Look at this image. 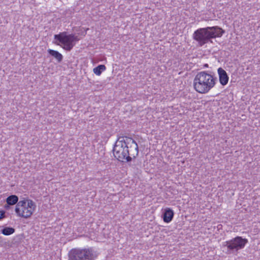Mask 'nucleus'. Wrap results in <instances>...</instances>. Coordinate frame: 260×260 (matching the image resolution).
I'll return each instance as SVG.
<instances>
[{
  "mask_svg": "<svg viewBox=\"0 0 260 260\" xmlns=\"http://www.w3.org/2000/svg\"><path fill=\"white\" fill-rule=\"evenodd\" d=\"M217 71L220 83L223 86L226 85L229 81V77L226 72L221 68H218Z\"/></svg>",
  "mask_w": 260,
  "mask_h": 260,
  "instance_id": "obj_8",
  "label": "nucleus"
},
{
  "mask_svg": "<svg viewBox=\"0 0 260 260\" xmlns=\"http://www.w3.org/2000/svg\"><path fill=\"white\" fill-rule=\"evenodd\" d=\"M247 242V239L237 236L231 240L226 241L224 246L227 247L229 252L235 253L243 248Z\"/></svg>",
  "mask_w": 260,
  "mask_h": 260,
  "instance_id": "obj_7",
  "label": "nucleus"
},
{
  "mask_svg": "<svg viewBox=\"0 0 260 260\" xmlns=\"http://www.w3.org/2000/svg\"><path fill=\"white\" fill-rule=\"evenodd\" d=\"M203 66L204 68H207V67H208V64L207 63H205L204 64Z\"/></svg>",
  "mask_w": 260,
  "mask_h": 260,
  "instance_id": "obj_15",
  "label": "nucleus"
},
{
  "mask_svg": "<svg viewBox=\"0 0 260 260\" xmlns=\"http://www.w3.org/2000/svg\"><path fill=\"white\" fill-rule=\"evenodd\" d=\"M106 70V67L104 64H100L93 69V73L96 75H100L102 72Z\"/></svg>",
  "mask_w": 260,
  "mask_h": 260,
  "instance_id": "obj_13",
  "label": "nucleus"
},
{
  "mask_svg": "<svg viewBox=\"0 0 260 260\" xmlns=\"http://www.w3.org/2000/svg\"><path fill=\"white\" fill-rule=\"evenodd\" d=\"M98 253L92 248L72 249L69 253V260H92L96 258Z\"/></svg>",
  "mask_w": 260,
  "mask_h": 260,
  "instance_id": "obj_6",
  "label": "nucleus"
},
{
  "mask_svg": "<svg viewBox=\"0 0 260 260\" xmlns=\"http://www.w3.org/2000/svg\"><path fill=\"white\" fill-rule=\"evenodd\" d=\"M48 52L50 55L55 58L58 62H60L62 61L63 56L58 51L52 49H48Z\"/></svg>",
  "mask_w": 260,
  "mask_h": 260,
  "instance_id": "obj_11",
  "label": "nucleus"
},
{
  "mask_svg": "<svg viewBox=\"0 0 260 260\" xmlns=\"http://www.w3.org/2000/svg\"><path fill=\"white\" fill-rule=\"evenodd\" d=\"M5 217V211H0V220Z\"/></svg>",
  "mask_w": 260,
  "mask_h": 260,
  "instance_id": "obj_14",
  "label": "nucleus"
},
{
  "mask_svg": "<svg viewBox=\"0 0 260 260\" xmlns=\"http://www.w3.org/2000/svg\"><path fill=\"white\" fill-rule=\"evenodd\" d=\"M1 233L6 236H9L15 232V229L11 227H5L1 231Z\"/></svg>",
  "mask_w": 260,
  "mask_h": 260,
  "instance_id": "obj_12",
  "label": "nucleus"
},
{
  "mask_svg": "<svg viewBox=\"0 0 260 260\" xmlns=\"http://www.w3.org/2000/svg\"><path fill=\"white\" fill-rule=\"evenodd\" d=\"M36 205L31 200H23L17 204L15 207V212L18 216L27 218L31 216L35 210Z\"/></svg>",
  "mask_w": 260,
  "mask_h": 260,
  "instance_id": "obj_5",
  "label": "nucleus"
},
{
  "mask_svg": "<svg viewBox=\"0 0 260 260\" xmlns=\"http://www.w3.org/2000/svg\"><path fill=\"white\" fill-rule=\"evenodd\" d=\"M217 78L205 71L199 72L193 81L194 89L200 93H206L212 88Z\"/></svg>",
  "mask_w": 260,
  "mask_h": 260,
  "instance_id": "obj_3",
  "label": "nucleus"
},
{
  "mask_svg": "<svg viewBox=\"0 0 260 260\" xmlns=\"http://www.w3.org/2000/svg\"><path fill=\"white\" fill-rule=\"evenodd\" d=\"M174 216V212L172 210L168 208L165 209L163 213V219L165 222H170Z\"/></svg>",
  "mask_w": 260,
  "mask_h": 260,
  "instance_id": "obj_9",
  "label": "nucleus"
},
{
  "mask_svg": "<svg viewBox=\"0 0 260 260\" xmlns=\"http://www.w3.org/2000/svg\"><path fill=\"white\" fill-rule=\"evenodd\" d=\"M224 33V30L218 26L207 27L196 30L193 34V38L202 46L209 42H212V39L221 37Z\"/></svg>",
  "mask_w": 260,
  "mask_h": 260,
  "instance_id": "obj_2",
  "label": "nucleus"
},
{
  "mask_svg": "<svg viewBox=\"0 0 260 260\" xmlns=\"http://www.w3.org/2000/svg\"><path fill=\"white\" fill-rule=\"evenodd\" d=\"M55 41L53 43L60 46L63 49L70 51L75 45V42L79 41L78 36L74 34L68 35L66 31L60 32L54 36Z\"/></svg>",
  "mask_w": 260,
  "mask_h": 260,
  "instance_id": "obj_4",
  "label": "nucleus"
},
{
  "mask_svg": "<svg viewBox=\"0 0 260 260\" xmlns=\"http://www.w3.org/2000/svg\"><path fill=\"white\" fill-rule=\"evenodd\" d=\"M114 156L120 161L129 162L138 155V146L132 138L119 137L113 149Z\"/></svg>",
  "mask_w": 260,
  "mask_h": 260,
  "instance_id": "obj_1",
  "label": "nucleus"
},
{
  "mask_svg": "<svg viewBox=\"0 0 260 260\" xmlns=\"http://www.w3.org/2000/svg\"><path fill=\"white\" fill-rule=\"evenodd\" d=\"M18 197L16 195H11L9 196L7 199L6 202L8 206H5V208H7L9 207V205H13L16 203H18Z\"/></svg>",
  "mask_w": 260,
  "mask_h": 260,
  "instance_id": "obj_10",
  "label": "nucleus"
}]
</instances>
